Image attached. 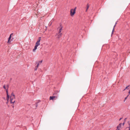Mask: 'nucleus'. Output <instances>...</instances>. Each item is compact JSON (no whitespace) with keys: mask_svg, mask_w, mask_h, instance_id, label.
<instances>
[{"mask_svg":"<svg viewBox=\"0 0 130 130\" xmlns=\"http://www.w3.org/2000/svg\"><path fill=\"white\" fill-rule=\"evenodd\" d=\"M76 7L74 9H71L70 11V14L71 16H73L75 13Z\"/></svg>","mask_w":130,"mask_h":130,"instance_id":"obj_1","label":"nucleus"},{"mask_svg":"<svg viewBox=\"0 0 130 130\" xmlns=\"http://www.w3.org/2000/svg\"><path fill=\"white\" fill-rule=\"evenodd\" d=\"M13 33L11 34L10 35L9 37L8 38V40L7 42V43L9 44H10V43L11 42L12 40V39H13V38L12 39L10 40L11 37V35H13Z\"/></svg>","mask_w":130,"mask_h":130,"instance_id":"obj_2","label":"nucleus"},{"mask_svg":"<svg viewBox=\"0 0 130 130\" xmlns=\"http://www.w3.org/2000/svg\"><path fill=\"white\" fill-rule=\"evenodd\" d=\"M62 27H61V28H57V29H59V31L58 32V33H57V34H62V33H61V30H62Z\"/></svg>","mask_w":130,"mask_h":130,"instance_id":"obj_3","label":"nucleus"},{"mask_svg":"<svg viewBox=\"0 0 130 130\" xmlns=\"http://www.w3.org/2000/svg\"><path fill=\"white\" fill-rule=\"evenodd\" d=\"M6 92L7 94V98H9L10 96L8 94V88L6 90Z\"/></svg>","mask_w":130,"mask_h":130,"instance_id":"obj_4","label":"nucleus"},{"mask_svg":"<svg viewBox=\"0 0 130 130\" xmlns=\"http://www.w3.org/2000/svg\"><path fill=\"white\" fill-rule=\"evenodd\" d=\"M13 98H14L13 97L11 98V96L10 99V102L11 103H13L15 102V101H12Z\"/></svg>","mask_w":130,"mask_h":130,"instance_id":"obj_5","label":"nucleus"},{"mask_svg":"<svg viewBox=\"0 0 130 130\" xmlns=\"http://www.w3.org/2000/svg\"><path fill=\"white\" fill-rule=\"evenodd\" d=\"M57 37L58 39L59 38H60L62 35V34H57Z\"/></svg>","mask_w":130,"mask_h":130,"instance_id":"obj_6","label":"nucleus"},{"mask_svg":"<svg viewBox=\"0 0 130 130\" xmlns=\"http://www.w3.org/2000/svg\"><path fill=\"white\" fill-rule=\"evenodd\" d=\"M56 97H57V96H51L50 98V100H53L54 98Z\"/></svg>","mask_w":130,"mask_h":130,"instance_id":"obj_7","label":"nucleus"},{"mask_svg":"<svg viewBox=\"0 0 130 130\" xmlns=\"http://www.w3.org/2000/svg\"><path fill=\"white\" fill-rule=\"evenodd\" d=\"M58 91H55L54 93L53 94V95H56L57 96H58Z\"/></svg>","mask_w":130,"mask_h":130,"instance_id":"obj_8","label":"nucleus"},{"mask_svg":"<svg viewBox=\"0 0 130 130\" xmlns=\"http://www.w3.org/2000/svg\"><path fill=\"white\" fill-rule=\"evenodd\" d=\"M36 63L37 64V65L36 66V68L35 69V70H37V68L39 65V63L38 62H36Z\"/></svg>","mask_w":130,"mask_h":130,"instance_id":"obj_9","label":"nucleus"},{"mask_svg":"<svg viewBox=\"0 0 130 130\" xmlns=\"http://www.w3.org/2000/svg\"><path fill=\"white\" fill-rule=\"evenodd\" d=\"M37 46L35 45L34 48L33 50V51L35 52V50L37 49Z\"/></svg>","mask_w":130,"mask_h":130,"instance_id":"obj_10","label":"nucleus"},{"mask_svg":"<svg viewBox=\"0 0 130 130\" xmlns=\"http://www.w3.org/2000/svg\"><path fill=\"white\" fill-rule=\"evenodd\" d=\"M40 44V42H39L37 41L35 45L38 46Z\"/></svg>","mask_w":130,"mask_h":130,"instance_id":"obj_11","label":"nucleus"},{"mask_svg":"<svg viewBox=\"0 0 130 130\" xmlns=\"http://www.w3.org/2000/svg\"><path fill=\"white\" fill-rule=\"evenodd\" d=\"M89 6L88 4H87V7L86 9V12H87V11L88 9L89 8Z\"/></svg>","mask_w":130,"mask_h":130,"instance_id":"obj_12","label":"nucleus"},{"mask_svg":"<svg viewBox=\"0 0 130 130\" xmlns=\"http://www.w3.org/2000/svg\"><path fill=\"white\" fill-rule=\"evenodd\" d=\"M41 40V37H40L38 38V40L37 41V42H40Z\"/></svg>","mask_w":130,"mask_h":130,"instance_id":"obj_13","label":"nucleus"},{"mask_svg":"<svg viewBox=\"0 0 130 130\" xmlns=\"http://www.w3.org/2000/svg\"><path fill=\"white\" fill-rule=\"evenodd\" d=\"M11 96H13V98H15V95L13 93H11Z\"/></svg>","mask_w":130,"mask_h":130,"instance_id":"obj_14","label":"nucleus"},{"mask_svg":"<svg viewBox=\"0 0 130 130\" xmlns=\"http://www.w3.org/2000/svg\"><path fill=\"white\" fill-rule=\"evenodd\" d=\"M117 23V22H116L115 25L114 26V27H113V29L112 32V33H111L112 34H113V30H114V28L115 27V26L116 25V24Z\"/></svg>","mask_w":130,"mask_h":130,"instance_id":"obj_15","label":"nucleus"},{"mask_svg":"<svg viewBox=\"0 0 130 130\" xmlns=\"http://www.w3.org/2000/svg\"><path fill=\"white\" fill-rule=\"evenodd\" d=\"M122 125V123H120L119 125L117 127V128H118V127H120Z\"/></svg>","mask_w":130,"mask_h":130,"instance_id":"obj_16","label":"nucleus"},{"mask_svg":"<svg viewBox=\"0 0 130 130\" xmlns=\"http://www.w3.org/2000/svg\"><path fill=\"white\" fill-rule=\"evenodd\" d=\"M42 60H41V61H40L39 62H38L39 63H39H41L42 62Z\"/></svg>","mask_w":130,"mask_h":130,"instance_id":"obj_17","label":"nucleus"},{"mask_svg":"<svg viewBox=\"0 0 130 130\" xmlns=\"http://www.w3.org/2000/svg\"><path fill=\"white\" fill-rule=\"evenodd\" d=\"M129 86H127L126 87V88H125V89L124 90H125L126 89H128V88H127L128 87H129Z\"/></svg>","mask_w":130,"mask_h":130,"instance_id":"obj_18","label":"nucleus"},{"mask_svg":"<svg viewBox=\"0 0 130 130\" xmlns=\"http://www.w3.org/2000/svg\"><path fill=\"white\" fill-rule=\"evenodd\" d=\"M3 88L5 89H6V86L5 85H4L3 86Z\"/></svg>","mask_w":130,"mask_h":130,"instance_id":"obj_19","label":"nucleus"},{"mask_svg":"<svg viewBox=\"0 0 130 130\" xmlns=\"http://www.w3.org/2000/svg\"><path fill=\"white\" fill-rule=\"evenodd\" d=\"M129 95V94H128L126 98H125L124 99H125V100H126V99L127 98V97H128Z\"/></svg>","mask_w":130,"mask_h":130,"instance_id":"obj_20","label":"nucleus"},{"mask_svg":"<svg viewBox=\"0 0 130 130\" xmlns=\"http://www.w3.org/2000/svg\"><path fill=\"white\" fill-rule=\"evenodd\" d=\"M127 119V118H125L124 119V122H125L126 121V119Z\"/></svg>","mask_w":130,"mask_h":130,"instance_id":"obj_21","label":"nucleus"},{"mask_svg":"<svg viewBox=\"0 0 130 130\" xmlns=\"http://www.w3.org/2000/svg\"><path fill=\"white\" fill-rule=\"evenodd\" d=\"M59 25H60V28H61V27L62 26V24L61 23H60V24Z\"/></svg>","mask_w":130,"mask_h":130,"instance_id":"obj_22","label":"nucleus"},{"mask_svg":"<svg viewBox=\"0 0 130 130\" xmlns=\"http://www.w3.org/2000/svg\"><path fill=\"white\" fill-rule=\"evenodd\" d=\"M11 106H12L13 108H14V106L13 105H12Z\"/></svg>","mask_w":130,"mask_h":130,"instance_id":"obj_23","label":"nucleus"},{"mask_svg":"<svg viewBox=\"0 0 130 130\" xmlns=\"http://www.w3.org/2000/svg\"><path fill=\"white\" fill-rule=\"evenodd\" d=\"M125 123V122H124L122 124L123 126L124 125V124Z\"/></svg>","mask_w":130,"mask_h":130,"instance_id":"obj_24","label":"nucleus"},{"mask_svg":"<svg viewBox=\"0 0 130 130\" xmlns=\"http://www.w3.org/2000/svg\"><path fill=\"white\" fill-rule=\"evenodd\" d=\"M9 99V98H7V101H8Z\"/></svg>","mask_w":130,"mask_h":130,"instance_id":"obj_25","label":"nucleus"},{"mask_svg":"<svg viewBox=\"0 0 130 130\" xmlns=\"http://www.w3.org/2000/svg\"><path fill=\"white\" fill-rule=\"evenodd\" d=\"M129 94H129L130 93V89L129 90V91L128 92Z\"/></svg>","mask_w":130,"mask_h":130,"instance_id":"obj_26","label":"nucleus"},{"mask_svg":"<svg viewBox=\"0 0 130 130\" xmlns=\"http://www.w3.org/2000/svg\"><path fill=\"white\" fill-rule=\"evenodd\" d=\"M122 118H121L120 119H119V121L120 120H121L122 119Z\"/></svg>","mask_w":130,"mask_h":130,"instance_id":"obj_27","label":"nucleus"},{"mask_svg":"<svg viewBox=\"0 0 130 130\" xmlns=\"http://www.w3.org/2000/svg\"><path fill=\"white\" fill-rule=\"evenodd\" d=\"M128 128L129 129V130H130V127H129Z\"/></svg>","mask_w":130,"mask_h":130,"instance_id":"obj_28","label":"nucleus"},{"mask_svg":"<svg viewBox=\"0 0 130 130\" xmlns=\"http://www.w3.org/2000/svg\"><path fill=\"white\" fill-rule=\"evenodd\" d=\"M7 87H8V85H7Z\"/></svg>","mask_w":130,"mask_h":130,"instance_id":"obj_29","label":"nucleus"},{"mask_svg":"<svg viewBox=\"0 0 130 130\" xmlns=\"http://www.w3.org/2000/svg\"><path fill=\"white\" fill-rule=\"evenodd\" d=\"M126 100H125V99H124V102Z\"/></svg>","mask_w":130,"mask_h":130,"instance_id":"obj_30","label":"nucleus"},{"mask_svg":"<svg viewBox=\"0 0 130 130\" xmlns=\"http://www.w3.org/2000/svg\"><path fill=\"white\" fill-rule=\"evenodd\" d=\"M129 127H130V124H129Z\"/></svg>","mask_w":130,"mask_h":130,"instance_id":"obj_31","label":"nucleus"},{"mask_svg":"<svg viewBox=\"0 0 130 130\" xmlns=\"http://www.w3.org/2000/svg\"><path fill=\"white\" fill-rule=\"evenodd\" d=\"M118 128H117V130H119V129H118Z\"/></svg>","mask_w":130,"mask_h":130,"instance_id":"obj_32","label":"nucleus"},{"mask_svg":"<svg viewBox=\"0 0 130 130\" xmlns=\"http://www.w3.org/2000/svg\"><path fill=\"white\" fill-rule=\"evenodd\" d=\"M118 128H117V130H119V129H118Z\"/></svg>","mask_w":130,"mask_h":130,"instance_id":"obj_33","label":"nucleus"}]
</instances>
